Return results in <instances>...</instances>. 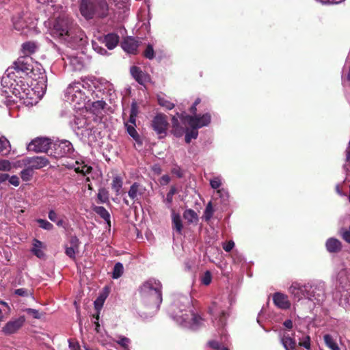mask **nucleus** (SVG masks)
Masks as SVG:
<instances>
[{
	"mask_svg": "<svg viewBox=\"0 0 350 350\" xmlns=\"http://www.w3.org/2000/svg\"><path fill=\"white\" fill-rule=\"evenodd\" d=\"M129 339L126 337L122 336L120 340L117 342L121 347L124 349H127L129 343Z\"/></svg>",
	"mask_w": 350,
	"mask_h": 350,
	"instance_id": "8fccbe9b",
	"label": "nucleus"
},
{
	"mask_svg": "<svg viewBox=\"0 0 350 350\" xmlns=\"http://www.w3.org/2000/svg\"><path fill=\"white\" fill-rule=\"evenodd\" d=\"M73 151L72 144L67 140L52 142L48 156L59 159L68 156Z\"/></svg>",
	"mask_w": 350,
	"mask_h": 350,
	"instance_id": "423d86ee",
	"label": "nucleus"
},
{
	"mask_svg": "<svg viewBox=\"0 0 350 350\" xmlns=\"http://www.w3.org/2000/svg\"><path fill=\"white\" fill-rule=\"evenodd\" d=\"M213 213H214V209H213L212 203H211V202H209L208 203V204L206 205L205 211L204 212V217L205 220L209 221L212 218V217L213 215Z\"/></svg>",
	"mask_w": 350,
	"mask_h": 350,
	"instance_id": "4c0bfd02",
	"label": "nucleus"
},
{
	"mask_svg": "<svg viewBox=\"0 0 350 350\" xmlns=\"http://www.w3.org/2000/svg\"><path fill=\"white\" fill-rule=\"evenodd\" d=\"M210 185L213 189H218L221 185L220 178L219 177L213 178L210 180Z\"/></svg>",
	"mask_w": 350,
	"mask_h": 350,
	"instance_id": "de8ad7c7",
	"label": "nucleus"
},
{
	"mask_svg": "<svg viewBox=\"0 0 350 350\" xmlns=\"http://www.w3.org/2000/svg\"><path fill=\"white\" fill-rule=\"evenodd\" d=\"M42 245L43 243L42 241L38 239L33 240L31 252L35 256L40 258H42L44 256V253L41 250V248L42 247Z\"/></svg>",
	"mask_w": 350,
	"mask_h": 350,
	"instance_id": "b1692460",
	"label": "nucleus"
},
{
	"mask_svg": "<svg viewBox=\"0 0 350 350\" xmlns=\"http://www.w3.org/2000/svg\"><path fill=\"white\" fill-rule=\"evenodd\" d=\"M130 72L135 81L140 85H144L145 83L150 81L149 75L144 73L139 67L133 66L130 69Z\"/></svg>",
	"mask_w": 350,
	"mask_h": 350,
	"instance_id": "2eb2a0df",
	"label": "nucleus"
},
{
	"mask_svg": "<svg viewBox=\"0 0 350 350\" xmlns=\"http://www.w3.org/2000/svg\"><path fill=\"white\" fill-rule=\"evenodd\" d=\"M169 123L167 117L163 113H157L152 119L151 122L152 129L163 138L166 135Z\"/></svg>",
	"mask_w": 350,
	"mask_h": 350,
	"instance_id": "0eeeda50",
	"label": "nucleus"
},
{
	"mask_svg": "<svg viewBox=\"0 0 350 350\" xmlns=\"http://www.w3.org/2000/svg\"><path fill=\"white\" fill-rule=\"evenodd\" d=\"M14 294L21 297H27L29 295L28 290L26 288H18L14 291Z\"/></svg>",
	"mask_w": 350,
	"mask_h": 350,
	"instance_id": "3c124183",
	"label": "nucleus"
},
{
	"mask_svg": "<svg viewBox=\"0 0 350 350\" xmlns=\"http://www.w3.org/2000/svg\"><path fill=\"white\" fill-rule=\"evenodd\" d=\"M198 135V129H191V131H187L185 140L187 144H189L192 139H196Z\"/></svg>",
	"mask_w": 350,
	"mask_h": 350,
	"instance_id": "e433bc0d",
	"label": "nucleus"
},
{
	"mask_svg": "<svg viewBox=\"0 0 350 350\" xmlns=\"http://www.w3.org/2000/svg\"><path fill=\"white\" fill-rule=\"evenodd\" d=\"M183 217L189 224L197 222L198 217L197 213L193 209H187L183 213Z\"/></svg>",
	"mask_w": 350,
	"mask_h": 350,
	"instance_id": "a878e982",
	"label": "nucleus"
},
{
	"mask_svg": "<svg viewBox=\"0 0 350 350\" xmlns=\"http://www.w3.org/2000/svg\"><path fill=\"white\" fill-rule=\"evenodd\" d=\"M234 246V243L232 241H229L224 244L223 249L227 252H230Z\"/></svg>",
	"mask_w": 350,
	"mask_h": 350,
	"instance_id": "6e6d98bb",
	"label": "nucleus"
},
{
	"mask_svg": "<svg viewBox=\"0 0 350 350\" xmlns=\"http://www.w3.org/2000/svg\"><path fill=\"white\" fill-rule=\"evenodd\" d=\"M24 311H25L27 314L32 315L35 319L40 318L38 310L36 309L26 308Z\"/></svg>",
	"mask_w": 350,
	"mask_h": 350,
	"instance_id": "603ef678",
	"label": "nucleus"
},
{
	"mask_svg": "<svg viewBox=\"0 0 350 350\" xmlns=\"http://www.w3.org/2000/svg\"><path fill=\"white\" fill-rule=\"evenodd\" d=\"M325 345L332 350H340L339 347L334 340L332 336L329 334H325L323 336Z\"/></svg>",
	"mask_w": 350,
	"mask_h": 350,
	"instance_id": "cd10ccee",
	"label": "nucleus"
},
{
	"mask_svg": "<svg viewBox=\"0 0 350 350\" xmlns=\"http://www.w3.org/2000/svg\"><path fill=\"white\" fill-rule=\"evenodd\" d=\"M158 104L166 109H172L175 105L165 97L158 96Z\"/></svg>",
	"mask_w": 350,
	"mask_h": 350,
	"instance_id": "473e14b6",
	"label": "nucleus"
},
{
	"mask_svg": "<svg viewBox=\"0 0 350 350\" xmlns=\"http://www.w3.org/2000/svg\"><path fill=\"white\" fill-rule=\"evenodd\" d=\"M212 280V275L210 271H206L201 278V282L205 286L211 284Z\"/></svg>",
	"mask_w": 350,
	"mask_h": 350,
	"instance_id": "79ce46f5",
	"label": "nucleus"
},
{
	"mask_svg": "<svg viewBox=\"0 0 350 350\" xmlns=\"http://www.w3.org/2000/svg\"><path fill=\"white\" fill-rule=\"evenodd\" d=\"M172 128L180 126L178 118L174 116L172 118Z\"/></svg>",
	"mask_w": 350,
	"mask_h": 350,
	"instance_id": "69168bd1",
	"label": "nucleus"
},
{
	"mask_svg": "<svg viewBox=\"0 0 350 350\" xmlns=\"http://www.w3.org/2000/svg\"><path fill=\"white\" fill-rule=\"evenodd\" d=\"M106 299V297L104 295H100L95 301H94V308L96 310V311H100L101 308H103V304L105 302V300Z\"/></svg>",
	"mask_w": 350,
	"mask_h": 350,
	"instance_id": "37998d69",
	"label": "nucleus"
},
{
	"mask_svg": "<svg viewBox=\"0 0 350 350\" xmlns=\"http://www.w3.org/2000/svg\"><path fill=\"white\" fill-rule=\"evenodd\" d=\"M69 243L70 247H73L75 249H79L80 241L77 236L71 237Z\"/></svg>",
	"mask_w": 350,
	"mask_h": 350,
	"instance_id": "49530a36",
	"label": "nucleus"
},
{
	"mask_svg": "<svg viewBox=\"0 0 350 350\" xmlns=\"http://www.w3.org/2000/svg\"><path fill=\"white\" fill-rule=\"evenodd\" d=\"M51 36L59 41L66 43L70 47L78 45L83 39V31L68 15L57 17L51 29Z\"/></svg>",
	"mask_w": 350,
	"mask_h": 350,
	"instance_id": "f257e3e1",
	"label": "nucleus"
},
{
	"mask_svg": "<svg viewBox=\"0 0 350 350\" xmlns=\"http://www.w3.org/2000/svg\"><path fill=\"white\" fill-rule=\"evenodd\" d=\"M136 117L137 116H129V120L127 123H129L131 125L136 126Z\"/></svg>",
	"mask_w": 350,
	"mask_h": 350,
	"instance_id": "338daca9",
	"label": "nucleus"
},
{
	"mask_svg": "<svg viewBox=\"0 0 350 350\" xmlns=\"http://www.w3.org/2000/svg\"><path fill=\"white\" fill-rule=\"evenodd\" d=\"M93 210L110 226V214L105 207L95 206Z\"/></svg>",
	"mask_w": 350,
	"mask_h": 350,
	"instance_id": "393cba45",
	"label": "nucleus"
},
{
	"mask_svg": "<svg viewBox=\"0 0 350 350\" xmlns=\"http://www.w3.org/2000/svg\"><path fill=\"white\" fill-rule=\"evenodd\" d=\"M124 124L129 135L136 142H138L139 140V135L135 129L136 126L131 125L129 123H125Z\"/></svg>",
	"mask_w": 350,
	"mask_h": 350,
	"instance_id": "7c9ffc66",
	"label": "nucleus"
},
{
	"mask_svg": "<svg viewBox=\"0 0 350 350\" xmlns=\"http://www.w3.org/2000/svg\"><path fill=\"white\" fill-rule=\"evenodd\" d=\"M305 286L298 283H293L289 288V293L297 300L299 301L304 296Z\"/></svg>",
	"mask_w": 350,
	"mask_h": 350,
	"instance_id": "aec40b11",
	"label": "nucleus"
},
{
	"mask_svg": "<svg viewBox=\"0 0 350 350\" xmlns=\"http://www.w3.org/2000/svg\"><path fill=\"white\" fill-rule=\"evenodd\" d=\"M8 180L10 184L15 187L18 186L20 184L19 178L16 176H12L11 177L9 176Z\"/></svg>",
	"mask_w": 350,
	"mask_h": 350,
	"instance_id": "13d9d810",
	"label": "nucleus"
},
{
	"mask_svg": "<svg viewBox=\"0 0 350 350\" xmlns=\"http://www.w3.org/2000/svg\"><path fill=\"white\" fill-rule=\"evenodd\" d=\"M98 200L100 203H106L109 201V191L105 188L102 187L98 189V193L97 194Z\"/></svg>",
	"mask_w": 350,
	"mask_h": 350,
	"instance_id": "c85d7f7f",
	"label": "nucleus"
},
{
	"mask_svg": "<svg viewBox=\"0 0 350 350\" xmlns=\"http://www.w3.org/2000/svg\"><path fill=\"white\" fill-rule=\"evenodd\" d=\"M273 304L280 309L287 310L291 308V302L286 295L277 292L273 295Z\"/></svg>",
	"mask_w": 350,
	"mask_h": 350,
	"instance_id": "4468645a",
	"label": "nucleus"
},
{
	"mask_svg": "<svg viewBox=\"0 0 350 350\" xmlns=\"http://www.w3.org/2000/svg\"><path fill=\"white\" fill-rule=\"evenodd\" d=\"M49 218L51 221H53V222H55L56 221V219H57V213L53 211V210H51L49 212Z\"/></svg>",
	"mask_w": 350,
	"mask_h": 350,
	"instance_id": "052dcab7",
	"label": "nucleus"
},
{
	"mask_svg": "<svg viewBox=\"0 0 350 350\" xmlns=\"http://www.w3.org/2000/svg\"><path fill=\"white\" fill-rule=\"evenodd\" d=\"M143 55L146 58L148 59H152L154 57V51L152 45L150 44H148L145 51L143 53Z\"/></svg>",
	"mask_w": 350,
	"mask_h": 350,
	"instance_id": "a19ab883",
	"label": "nucleus"
},
{
	"mask_svg": "<svg viewBox=\"0 0 350 350\" xmlns=\"http://www.w3.org/2000/svg\"><path fill=\"white\" fill-rule=\"evenodd\" d=\"M11 168V163L8 160H0V171H10Z\"/></svg>",
	"mask_w": 350,
	"mask_h": 350,
	"instance_id": "c03bdc74",
	"label": "nucleus"
},
{
	"mask_svg": "<svg viewBox=\"0 0 350 350\" xmlns=\"http://www.w3.org/2000/svg\"><path fill=\"white\" fill-rule=\"evenodd\" d=\"M95 17L106 18L109 14V5L106 0H94Z\"/></svg>",
	"mask_w": 350,
	"mask_h": 350,
	"instance_id": "ddd939ff",
	"label": "nucleus"
},
{
	"mask_svg": "<svg viewBox=\"0 0 350 350\" xmlns=\"http://www.w3.org/2000/svg\"><path fill=\"white\" fill-rule=\"evenodd\" d=\"M79 249H75L73 247H70L68 245H65V254L68 256L70 259L73 260H76V254L79 253Z\"/></svg>",
	"mask_w": 350,
	"mask_h": 350,
	"instance_id": "f704fd0d",
	"label": "nucleus"
},
{
	"mask_svg": "<svg viewBox=\"0 0 350 350\" xmlns=\"http://www.w3.org/2000/svg\"><path fill=\"white\" fill-rule=\"evenodd\" d=\"M139 292L144 303L152 305L159 310L162 302L161 284L159 280L150 278L139 287Z\"/></svg>",
	"mask_w": 350,
	"mask_h": 350,
	"instance_id": "7ed1b4c3",
	"label": "nucleus"
},
{
	"mask_svg": "<svg viewBox=\"0 0 350 350\" xmlns=\"http://www.w3.org/2000/svg\"><path fill=\"white\" fill-rule=\"evenodd\" d=\"M225 317H226V312L224 311H222L221 313V315L219 317V322L221 325L225 324Z\"/></svg>",
	"mask_w": 350,
	"mask_h": 350,
	"instance_id": "774afa93",
	"label": "nucleus"
},
{
	"mask_svg": "<svg viewBox=\"0 0 350 350\" xmlns=\"http://www.w3.org/2000/svg\"><path fill=\"white\" fill-rule=\"evenodd\" d=\"M33 174V170L27 165L26 168L21 171V176L23 180L28 181L31 178Z\"/></svg>",
	"mask_w": 350,
	"mask_h": 350,
	"instance_id": "c9c22d12",
	"label": "nucleus"
},
{
	"mask_svg": "<svg viewBox=\"0 0 350 350\" xmlns=\"http://www.w3.org/2000/svg\"><path fill=\"white\" fill-rule=\"evenodd\" d=\"M138 113V107L135 102H133L131 107L130 116H137Z\"/></svg>",
	"mask_w": 350,
	"mask_h": 350,
	"instance_id": "4d7b16f0",
	"label": "nucleus"
},
{
	"mask_svg": "<svg viewBox=\"0 0 350 350\" xmlns=\"http://www.w3.org/2000/svg\"><path fill=\"white\" fill-rule=\"evenodd\" d=\"M10 144L3 136L0 137V153L6 154L10 152Z\"/></svg>",
	"mask_w": 350,
	"mask_h": 350,
	"instance_id": "c756f323",
	"label": "nucleus"
},
{
	"mask_svg": "<svg viewBox=\"0 0 350 350\" xmlns=\"http://www.w3.org/2000/svg\"><path fill=\"white\" fill-rule=\"evenodd\" d=\"M38 44L33 41L25 42L22 44V52L24 55H29L34 53L38 50Z\"/></svg>",
	"mask_w": 350,
	"mask_h": 350,
	"instance_id": "412c9836",
	"label": "nucleus"
},
{
	"mask_svg": "<svg viewBox=\"0 0 350 350\" xmlns=\"http://www.w3.org/2000/svg\"><path fill=\"white\" fill-rule=\"evenodd\" d=\"M5 74L6 76L3 77V81L7 84L10 91L21 99L27 97L30 92L28 83L21 79L20 75H16L12 68H8Z\"/></svg>",
	"mask_w": 350,
	"mask_h": 350,
	"instance_id": "20e7f679",
	"label": "nucleus"
},
{
	"mask_svg": "<svg viewBox=\"0 0 350 350\" xmlns=\"http://www.w3.org/2000/svg\"><path fill=\"white\" fill-rule=\"evenodd\" d=\"M123 182L122 178L119 176H116L113 178L111 183V188L115 191L117 196L120 194V191L122 187Z\"/></svg>",
	"mask_w": 350,
	"mask_h": 350,
	"instance_id": "bb28decb",
	"label": "nucleus"
},
{
	"mask_svg": "<svg viewBox=\"0 0 350 350\" xmlns=\"http://www.w3.org/2000/svg\"><path fill=\"white\" fill-rule=\"evenodd\" d=\"M141 187V185L137 182L133 183L130 187L128 194L130 198L134 202L137 200L138 195H142L143 193Z\"/></svg>",
	"mask_w": 350,
	"mask_h": 350,
	"instance_id": "4be33fe9",
	"label": "nucleus"
},
{
	"mask_svg": "<svg viewBox=\"0 0 350 350\" xmlns=\"http://www.w3.org/2000/svg\"><path fill=\"white\" fill-rule=\"evenodd\" d=\"M183 121L187 122L191 129H200L208 126L211 121V115L209 113H206L202 116H191L187 115L185 112L182 113H176Z\"/></svg>",
	"mask_w": 350,
	"mask_h": 350,
	"instance_id": "39448f33",
	"label": "nucleus"
},
{
	"mask_svg": "<svg viewBox=\"0 0 350 350\" xmlns=\"http://www.w3.org/2000/svg\"><path fill=\"white\" fill-rule=\"evenodd\" d=\"M36 222L39 224V226L46 230H51L53 228V225L46 219H38Z\"/></svg>",
	"mask_w": 350,
	"mask_h": 350,
	"instance_id": "ea45409f",
	"label": "nucleus"
},
{
	"mask_svg": "<svg viewBox=\"0 0 350 350\" xmlns=\"http://www.w3.org/2000/svg\"><path fill=\"white\" fill-rule=\"evenodd\" d=\"M325 247L329 253H338L342 250V243L336 238H329L326 241Z\"/></svg>",
	"mask_w": 350,
	"mask_h": 350,
	"instance_id": "6ab92c4d",
	"label": "nucleus"
},
{
	"mask_svg": "<svg viewBox=\"0 0 350 350\" xmlns=\"http://www.w3.org/2000/svg\"><path fill=\"white\" fill-rule=\"evenodd\" d=\"M284 326H285L287 329H292L293 326V321L291 319L286 320L284 323Z\"/></svg>",
	"mask_w": 350,
	"mask_h": 350,
	"instance_id": "680f3d73",
	"label": "nucleus"
},
{
	"mask_svg": "<svg viewBox=\"0 0 350 350\" xmlns=\"http://www.w3.org/2000/svg\"><path fill=\"white\" fill-rule=\"evenodd\" d=\"M176 189L175 187H172L169 191V192L166 195V199L165 201L168 204H171L173 200V196L176 193Z\"/></svg>",
	"mask_w": 350,
	"mask_h": 350,
	"instance_id": "a18cd8bd",
	"label": "nucleus"
},
{
	"mask_svg": "<svg viewBox=\"0 0 350 350\" xmlns=\"http://www.w3.org/2000/svg\"><path fill=\"white\" fill-rule=\"evenodd\" d=\"M184 129L181 126L172 128V133L176 137H180L183 133Z\"/></svg>",
	"mask_w": 350,
	"mask_h": 350,
	"instance_id": "5fc2aeb1",
	"label": "nucleus"
},
{
	"mask_svg": "<svg viewBox=\"0 0 350 350\" xmlns=\"http://www.w3.org/2000/svg\"><path fill=\"white\" fill-rule=\"evenodd\" d=\"M105 105V103L101 100H98L97 102L94 103L93 106L94 107H99L103 109Z\"/></svg>",
	"mask_w": 350,
	"mask_h": 350,
	"instance_id": "e2e57ef3",
	"label": "nucleus"
},
{
	"mask_svg": "<svg viewBox=\"0 0 350 350\" xmlns=\"http://www.w3.org/2000/svg\"><path fill=\"white\" fill-rule=\"evenodd\" d=\"M208 345L213 349L215 350H221V349L222 348V347H221L220 343L215 340L208 341Z\"/></svg>",
	"mask_w": 350,
	"mask_h": 350,
	"instance_id": "09e8293b",
	"label": "nucleus"
},
{
	"mask_svg": "<svg viewBox=\"0 0 350 350\" xmlns=\"http://www.w3.org/2000/svg\"><path fill=\"white\" fill-rule=\"evenodd\" d=\"M51 139L47 137H36L31 141L27 145L29 151L36 152H49L51 148Z\"/></svg>",
	"mask_w": 350,
	"mask_h": 350,
	"instance_id": "6e6552de",
	"label": "nucleus"
},
{
	"mask_svg": "<svg viewBox=\"0 0 350 350\" xmlns=\"http://www.w3.org/2000/svg\"><path fill=\"white\" fill-rule=\"evenodd\" d=\"M124 51L131 54H136L139 46V42L131 37L126 38L121 43Z\"/></svg>",
	"mask_w": 350,
	"mask_h": 350,
	"instance_id": "dca6fc26",
	"label": "nucleus"
},
{
	"mask_svg": "<svg viewBox=\"0 0 350 350\" xmlns=\"http://www.w3.org/2000/svg\"><path fill=\"white\" fill-rule=\"evenodd\" d=\"M93 48L97 53H98L100 55H104L107 54V51L105 48L98 46L96 43H93Z\"/></svg>",
	"mask_w": 350,
	"mask_h": 350,
	"instance_id": "864d4df0",
	"label": "nucleus"
},
{
	"mask_svg": "<svg viewBox=\"0 0 350 350\" xmlns=\"http://www.w3.org/2000/svg\"><path fill=\"white\" fill-rule=\"evenodd\" d=\"M342 238L347 243H350V226L349 230H346L342 233Z\"/></svg>",
	"mask_w": 350,
	"mask_h": 350,
	"instance_id": "bf43d9fd",
	"label": "nucleus"
},
{
	"mask_svg": "<svg viewBox=\"0 0 350 350\" xmlns=\"http://www.w3.org/2000/svg\"><path fill=\"white\" fill-rule=\"evenodd\" d=\"M79 11L81 14L87 20L95 17L94 0H81L79 3Z\"/></svg>",
	"mask_w": 350,
	"mask_h": 350,
	"instance_id": "9b49d317",
	"label": "nucleus"
},
{
	"mask_svg": "<svg viewBox=\"0 0 350 350\" xmlns=\"http://www.w3.org/2000/svg\"><path fill=\"white\" fill-rule=\"evenodd\" d=\"M9 178V175L8 174H0V184L5 182Z\"/></svg>",
	"mask_w": 350,
	"mask_h": 350,
	"instance_id": "0e129e2a",
	"label": "nucleus"
},
{
	"mask_svg": "<svg viewBox=\"0 0 350 350\" xmlns=\"http://www.w3.org/2000/svg\"><path fill=\"white\" fill-rule=\"evenodd\" d=\"M280 342L285 350H297L296 340L288 333L280 334Z\"/></svg>",
	"mask_w": 350,
	"mask_h": 350,
	"instance_id": "f3484780",
	"label": "nucleus"
},
{
	"mask_svg": "<svg viewBox=\"0 0 350 350\" xmlns=\"http://www.w3.org/2000/svg\"><path fill=\"white\" fill-rule=\"evenodd\" d=\"M172 228L178 234H182L183 230V223L179 214H176L174 212L172 213Z\"/></svg>",
	"mask_w": 350,
	"mask_h": 350,
	"instance_id": "5701e85b",
	"label": "nucleus"
},
{
	"mask_svg": "<svg viewBox=\"0 0 350 350\" xmlns=\"http://www.w3.org/2000/svg\"><path fill=\"white\" fill-rule=\"evenodd\" d=\"M119 40L118 35L115 33H109L103 38V43L109 50L113 49L118 45Z\"/></svg>",
	"mask_w": 350,
	"mask_h": 350,
	"instance_id": "a211bd4d",
	"label": "nucleus"
},
{
	"mask_svg": "<svg viewBox=\"0 0 350 350\" xmlns=\"http://www.w3.org/2000/svg\"><path fill=\"white\" fill-rule=\"evenodd\" d=\"M8 68H12L16 75H20V78L28 77L34 80L39 77L42 70L41 65L29 55L19 57Z\"/></svg>",
	"mask_w": 350,
	"mask_h": 350,
	"instance_id": "f03ea898",
	"label": "nucleus"
},
{
	"mask_svg": "<svg viewBox=\"0 0 350 350\" xmlns=\"http://www.w3.org/2000/svg\"><path fill=\"white\" fill-rule=\"evenodd\" d=\"M25 165H28L33 170L41 169L49 164V161L46 157H31L23 159Z\"/></svg>",
	"mask_w": 350,
	"mask_h": 350,
	"instance_id": "f8f14e48",
	"label": "nucleus"
},
{
	"mask_svg": "<svg viewBox=\"0 0 350 350\" xmlns=\"http://www.w3.org/2000/svg\"><path fill=\"white\" fill-rule=\"evenodd\" d=\"M124 267L122 264L121 262L116 263L113 270L112 278L113 279L119 278L122 275Z\"/></svg>",
	"mask_w": 350,
	"mask_h": 350,
	"instance_id": "72a5a7b5",
	"label": "nucleus"
},
{
	"mask_svg": "<svg viewBox=\"0 0 350 350\" xmlns=\"http://www.w3.org/2000/svg\"><path fill=\"white\" fill-rule=\"evenodd\" d=\"M25 322V316H21L17 319L9 321L2 328V332L5 335H11L17 332Z\"/></svg>",
	"mask_w": 350,
	"mask_h": 350,
	"instance_id": "9d476101",
	"label": "nucleus"
},
{
	"mask_svg": "<svg viewBox=\"0 0 350 350\" xmlns=\"http://www.w3.org/2000/svg\"><path fill=\"white\" fill-rule=\"evenodd\" d=\"M182 319V322L189 323L193 329H197L203 324L204 319L199 315L195 314L191 309L189 310V313L177 315Z\"/></svg>",
	"mask_w": 350,
	"mask_h": 350,
	"instance_id": "1a4fd4ad",
	"label": "nucleus"
},
{
	"mask_svg": "<svg viewBox=\"0 0 350 350\" xmlns=\"http://www.w3.org/2000/svg\"><path fill=\"white\" fill-rule=\"evenodd\" d=\"M93 170L92 167L84 165L81 167H78L75 169V171L78 173L81 174L83 176H86L87 174H90Z\"/></svg>",
	"mask_w": 350,
	"mask_h": 350,
	"instance_id": "58836bf2",
	"label": "nucleus"
},
{
	"mask_svg": "<svg viewBox=\"0 0 350 350\" xmlns=\"http://www.w3.org/2000/svg\"><path fill=\"white\" fill-rule=\"evenodd\" d=\"M298 345L303 347L307 350L311 349V339L310 336L308 334L304 335L301 338H299Z\"/></svg>",
	"mask_w": 350,
	"mask_h": 350,
	"instance_id": "2f4dec72",
	"label": "nucleus"
}]
</instances>
